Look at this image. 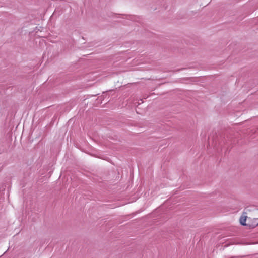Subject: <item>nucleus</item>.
Here are the masks:
<instances>
[{
    "label": "nucleus",
    "instance_id": "2",
    "mask_svg": "<svg viewBox=\"0 0 258 258\" xmlns=\"http://www.w3.org/2000/svg\"><path fill=\"white\" fill-rule=\"evenodd\" d=\"M247 216L245 215H242V216L240 218V223L242 225H246V221Z\"/></svg>",
    "mask_w": 258,
    "mask_h": 258
},
{
    "label": "nucleus",
    "instance_id": "1",
    "mask_svg": "<svg viewBox=\"0 0 258 258\" xmlns=\"http://www.w3.org/2000/svg\"><path fill=\"white\" fill-rule=\"evenodd\" d=\"M248 225L251 228H254L258 225V218H254L251 220L250 223H248Z\"/></svg>",
    "mask_w": 258,
    "mask_h": 258
}]
</instances>
